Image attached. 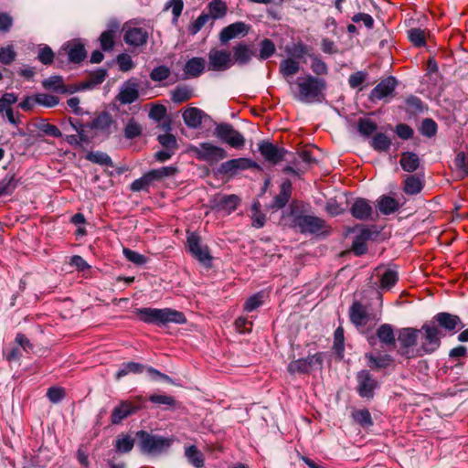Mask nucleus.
I'll list each match as a JSON object with an SVG mask.
<instances>
[{"mask_svg":"<svg viewBox=\"0 0 468 468\" xmlns=\"http://www.w3.org/2000/svg\"><path fill=\"white\" fill-rule=\"evenodd\" d=\"M136 316L144 323L154 324L156 325L175 323L183 324L186 323V318L182 312L171 308H139L134 311Z\"/></svg>","mask_w":468,"mask_h":468,"instance_id":"f257e3e1","label":"nucleus"},{"mask_svg":"<svg viewBox=\"0 0 468 468\" xmlns=\"http://www.w3.org/2000/svg\"><path fill=\"white\" fill-rule=\"evenodd\" d=\"M297 86V93L294 98L302 102L313 103L321 101L323 99V91L325 90L326 83L324 80L306 75L297 78L295 82Z\"/></svg>","mask_w":468,"mask_h":468,"instance_id":"f03ea898","label":"nucleus"},{"mask_svg":"<svg viewBox=\"0 0 468 468\" xmlns=\"http://www.w3.org/2000/svg\"><path fill=\"white\" fill-rule=\"evenodd\" d=\"M419 331L420 346L417 347V355L422 356L425 354H432L441 346V339L445 334L438 328L434 323H425Z\"/></svg>","mask_w":468,"mask_h":468,"instance_id":"7ed1b4c3","label":"nucleus"},{"mask_svg":"<svg viewBox=\"0 0 468 468\" xmlns=\"http://www.w3.org/2000/svg\"><path fill=\"white\" fill-rule=\"evenodd\" d=\"M188 152L198 161L213 165L228 156L227 151L209 142H203L197 145H190Z\"/></svg>","mask_w":468,"mask_h":468,"instance_id":"20e7f679","label":"nucleus"},{"mask_svg":"<svg viewBox=\"0 0 468 468\" xmlns=\"http://www.w3.org/2000/svg\"><path fill=\"white\" fill-rule=\"evenodd\" d=\"M421 331L413 327H403L398 331L397 340L399 343L398 354L401 356L411 359L420 356L417 355V346L420 342Z\"/></svg>","mask_w":468,"mask_h":468,"instance_id":"39448f33","label":"nucleus"},{"mask_svg":"<svg viewBox=\"0 0 468 468\" xmlns=\"http://www.w3.org/2000/svg\"><path fill=\"white\" fill-rule=\"evenodd\" d=\"M136 437L140 440L141 451L147 454H160L167 451L174 441L172 438L152 434L145 431H138Z\"/></svg>","mask_w":468,"mask_h":468,"instance_id":"423d86ee","label":"nucleus"},{"mask_svg":"<svg viewBox=\"0 0 468 468\" xmlns=\"http://www.w3.org/2000/svg\"><path fill=\"white\" fill-rule=\"evenodd\" d=\"M292 227L303 234L320 235L328 232L325 220L312 215H297L293 218Z\"/></svg>","mask_w":468,"mask_h":468,"instance_id":"0eeeda50","label":"nucleus"},{"mask_svg":"<svg viewBox=\"0 0 468 468\" xmlns=\"http://www.w3.org/2000/svg\"><path fill=\"white\" fill-rule=\"evenodd\" d=\"M214 135L222 143L235 149H241L245 145V137L230 123L221 122L217 124L214 130Z\"/></svg>","mask_w":468,"mask_h":468,"instance_id":"6e6552de","label":"nucleus"},{"mask_svg":"<svg viewBox=\"0 0 468 468\" xmlns=\"http://www.w3.org/2000/svg\"><path fill=\"white\" fill-rule=\"evenodd\" d=\"M88 126V131L93 130L96 134L110 135L115 133L118 129L116 121L112 116L107 112H102L97 115L91 122L85 123Z\"/></svg>","mask_w":468,"mask_h":468,"instance_id":"1a4fd4ad","label":"nucleus"},{"mask_svg":"<svg viewBox=\"0 0 468 468\" xmlns=\"http://www.w3.org/2000/svg\"><path fill=\"white\" fill-rule=\"evenodd\" d=\"M349 319L356 327H365L368 323L377 321L376 315L368 311L367 305L358 301H355L349 308Z\"/></svg>","mask_w":468,"mask_h":468,"instance_id":"9d476101","label":"nucleus"},{"mask_svg":"<svg viewBox=\"0 0 468 468\" xmlns=\"http://www.w3.org/2000/svg\"><path fill=\"white\" fill-rule=\"evenodd\" d=\"M356 391L361 398L371 399L374 397V391L378 388V381L373 378L368 370L363 369L356 374Z\"/></svg>","mask_w":468,"mask_h":468,"instance_id":"9b49d317","label":"nucleus"},{"mask_svg":"<svg viewBox=\"0 0 468 468\" xmlns=\"http://www.w3.org/2000/svg\"><path fill=\"white\" fill-rule=\"evenodd\" d=\"M431 323H434L438 328L441 327L450 335H453L464 327V324L458 315L446 312H441L434 315Z\"/></svg>","mask_w":468,"mask_h":468,"instance_id":"f8f14e48","label":"nucleus"},{"mask_svg":"<svg viewBox=\"0 0 468 468\" xmlns=\"http://www.w3.org/2000/svg\"><path fill=\"white\" fill-rule=\"evenodd\" d=\"M187 246L191 254L201 263L207 264L211 261L209 249L207 245H202L200 238L195 233L187 236Z\"/></svg>","mask_w":468,"mask_h":468,"instance_id":"ddd939ff","label":"nucleus"},{"mask_svg":"<svg viewBox=\"0 0 468 468\" xmlns=\"http://www.w3.org/2000/svg\"><path fill=\"white\" fill-rule=\"evenodd\" d=\"M123 30V39L126 44L133 47H141L147 43L149 34L144 27L129 24L124 27Z\"/></svg>","mask_w":468,"mask_h":468,"instance_id":"4468645a","label":"nucleus"},{"mask_svg":"<svg viewBox=\"0 0 468 468\" xmlns=\"http://www.w3.org/2000/svg\"><path fill=\"white\" fill-rule=\"evenodd\" d=\"M208 69L226 70L233 65L231 53L227 50L211 49L208 53Z\"/></svg>","mask_w":468,"mask_h":468,"instance_id":"2eb2a0df","label":"nucleus"},{"mask_svg":"<svg viewBox=\"0 0 468 468\" xmlns=\"http://www.w3.org/2000/svg\"><path fill=\"white\" fill-rule=\"evenodd\" d=\"M69 122L70 126L77 132V134H70L66 136V141L70 145H80L82 143H89L91 135L89 134L88 126L81 122L79 119L69 118Z\"/></svg>","mask_w":468,"mask_h":468,"instance_id":"dca6fc26","label":"nucleus"},{"mask_svg":"<svg viewBox=\"0 0 468 468\" xmlns=\"http://www.w3.org/2000/svg\"><path fill=\"white\" fill-rule=\"evenodd\" d=\"M255 163L249 158H236L220 164L218 173L222 176H233L239 170L254 167Z\"/></svg>","mask_w":468,"mask_h":468,"instance_id":"f3484780","label":"nucleus"},{"mask_svg":"<svg viewBox=\"0 0 468 468\" xmlns=\"http://www.w3.org/2000/svg\"><path fill=\"white\" fill-rule=\"evenodd\" d=\"M398 81L394 77L382 80L370 92L369 100L372 101L383 100L391 96L397 87Z\"/></svg>","mask_w":468,"mask_h":468,"instance_id":"a211bd4d","label":"nucleus"},{"mask_svg":"<svg viewBox=\"0 0 468 468\" xmlns=\"http://www.w3.org/2000/svg\"><path fill=\"white\" fill-rule=\"evenodd\" d=\"M259 151L266 161L273 165L283 160L287 154L284 148L278 147L268 141H263L259 144Z\"/></svg>","mask_w":468,"mask_h":468,"instance_id":"6ab92c4d","label":"nucleus"},{"mask_svg":"<svg viewBox=\"0 0 468 468\" xmlns=\"http://www.w3.org/2000/svg\"><path fill=\"white\" fill-rule=\"evenodd\" d=\"M249 26L243 22H236L224 27L219 34V40L222 44H226L230 39L238 37H244L249 32Z\"/></svg>","mask_w":468,"mask_h":468,"instance_id":"aec40b11","label":"nucleus"},{"mask_svg":"<svg viewBox=\"0 0 468 468\" xmlns=\"http://www.w3.org/2000/svg\"><path fill=\"white\" fill-rule=\"evenodd\" d=\"M254 55L255 52L250 45L240 42L233 47L231 58L233 64L245 65L250 61Z\"/></svg>","mask_w":468,"mask_h":468,"instance_id":"412c9836","label":"nucleus"},{"mask_svg":"<svg viewBox=\"0 0 468 468\" xmlns=\"http://www.w3.org/2000/svg\"><path fill=\"white\" fill-rule=\"evenodd\" d=\"M140 409L139 406L134 405L133 402L124 400L119 406L115 407L111 415V421L112 424H119L122 420L136 412Z\"/></svg>","mask_w":468,"mask_h":468,"instance_id":"4be33fe9","label":"nucleus"},{"mask_svg":"<svg viewBox=\"0 0 468 468\" xmlns=\"http://www.w3.org/2000/svg\"><path fill=\"white\" fill-rule=\"evenodd\" d=\"M138 83L129 80L124 83L118 94V101L122 104H130L135 101L139 97Z\"/></svg>","mask_w":468,"mask_h":468,"instance_id":"5701e85b","label":"nucleus"},{"mask_svg":"<svg viewBox=\"0 0 468 468\" xmlns=\"http://www.w3.org/2000/svg\"><path fill=\"white\" fill-rule=\"evenodd\" d=\"M67 55L69 60L73 63H80L86 58V50L82 44L79 42L69 43L63 47L62 50L58 52V57Z\"/></svg>","mask_w":468,"mask_h":468,"instance_id":"b1692460","label":"nucleus"},{"mask_svg":"<svg viewBox=\"0 0 468 468\" xmlns=\"http://www.w3.org/2000/svg\"><path fill=\"white\" fill-rule=\"evenodd\" d=\"M206 60L203 58L195 57L186 61L184 67L185 79L199 77L205 70Z\"/></svg>","mask_w":468,"mask_h":468,"instance_id":"393cba45","label":"nucleus"},{"mask_svg":"<svg viewBox=\"0 0 468 468\" xmlns=\"http://www.w3.org/2000/svg\"><path fill=\"white\" fill-rule=\"evenodd\" d=\"M350 211L354 218L367 220L371 218L373 208L367 199L357 198L352 205Z\"/></svg>","mask_w":468,"mask_h":468,"instance_id":"a878e982","label":"nucleus"},{"mask_svg":"<svg viewBox=\"0 0 468 468\" xmlns=\"http://www.w3.org/2000/svg\"><path fill=\"white\" fill-rule=\"evenodd\" d=\"M372 231L367 227L361 228L356 235L353 244L352 250L356 255H363L367 251V242L371 239Z\"/></svg>","mask_w":468,"mask_h":468,"instance_id":"bb28decb","label":"nucleus"},{"mask_svg":"<svg viewBox=\"0 0 468 468\" xmlns=\"http://www.w3.org/2000/svg\"><path fill=\"white\" fill-rule=\"evenodd\" d=\"M204 116V112L196 107L186 108L182 113L186 125L192 129H197L201 126Z\"/></svg>","mask_w":468,"mask_h":468,"instance_id":"cd10ccee","label":"nucleus"},{"mask_svg":"<svg viewBox=\"0 0 468 468\" xmlns=\"http://www.w3.org/2000/svg\"><path fill=\"white\" fill-rule=\"evenodd\" d=\"M292 196V182L286 179L282 182L280 187V193L274 197L271 208L281 209L286 206Z\"/></svg>","mask_w":468,"mask_h":468,"instance_id":"c85d7f7f","label":"nucleus"},{"mask_svg":"<svg viewBox=\"0 0 468 468\" xmlns=\"http://www.w3.org/2000/svg\"><path fill=\"white\" fill-rule=\"evenodd\" d=\"M377 337L380 341V343L387 347H394L396 345V336L394 334V330L391 324H381L376 332Z\"/></svg>","mask_w":468,"mask_h":468,"instance_id":"c756f323","label":"nucleus"},{"mask_svg":"<svg viewBox=\"0 0 468 468\" xmlns=\"http://www.w3.org/2000/svg\"><path fill=\"white\" fill-rule=\"evenodd\" d=\"M279 70L282 77L286 79L290 86H292L293 83L289 79H291L300 70V64L294 58H288L281 61Z\"/></svg>","mask_w":468,"mask_h":468,"instance_id":"7c9ffc66","label":"nucleus"},{"mask_svg":"<svg viewBox=\"0 0 468 468\" xmlns=\"http://www.w3.org/2000/svg\"><path fill=\"white\" fill-rule=\"evenodd\" d=\"M143 126L138 120L131 117L123 126V134L126 139L133 140L138 138L143 133Z\"/></svg>","mask_w":468,"mask_h":468,"instance_id":"2f4dec72","label":"nucleus"},{"mask_svg":"<svg viewBox=\"0 0 468 468\" xmlns=\"http://www.w3.org/2000/svg\"><path fill=\"white\" fill-rule=\"evenodd\" d=\"M399 202L388 196H382L378 200V207L380 211V213L384 215H389L394 213L399 209Z\"/></svg>","mask_w":468,"mask_h":468,"instance_id":"473e14b6","label":"nucleus"},{"mask_svg":"<svg viewBox=\"0 0 468 468\" xmlns=\"http://www.w3.org/2000/svg\"><path fill=\"white\" fill-rule=\"evenodd\" d=\"M366 358L368 360V367L372 369L386 368L393 361L389 355H380L376 356L372 354H366Z\"/></svg>","mask_w":468,"mask_h":468,"instance_id":"72a5a7b5","label":"nucleus"},{"mask_svg":"<svg viewBox=\"0 0 468 468\" xmlns=\"http://www.w3.org/2000/svg\"><path fill=\"white\" fill-rule=\"evenodd\" d=\"M399 164L404 171L414 172L420 165L419 156L411 152H406L401 154Z\"/></svg>","mask_w":468,"mask_h":468,"instance_id":"f704fd0d","label":"nucleus"},{"mask_svg":"<svg viewBox=\"0 0 468 468\" xmlns=\"http://www.w3.org/2000/svg\"><path fill=\"white\" fill-rule=\"evenodd\" d=\"M155 182L151 171L144 174L142 177L134 180L131 185V190L133 192L148 191L150 186Z\"/></svg>","mask_w":468,"mask_h":468,"instance_id":"c9c22d12","label":"nucleus"},{"mask_svg":"<svg viewBox=\"0 0 468 468\" xmlns=\"http://www.w3.org/2000/svg\"><path fill=\"white\" fill-rule=\"evenodd\" d=\"M354 420L363 428H368L373 425V420L368 410H356L352 412Z\"/></svg>","mask_w":468,"mask_h":468,"instance_id":"e433bc0d","label":"nucleus"},{"mask_svg":"<svg viewBox=\"0 0 468 468\" xmlns=\"http://www.w3.org/2000/svg\"><path fill=\"white\" fill-rule=\"evenodd\" d=\"M144 366L140 363H136V362L125 363V364H122V367L118 370L115 377H116V379L119 380L130 373H133V374L142 373L144 371Z\"/></svg>","mask_w":468,"mask_h":468,"instance_id":"4c0bfd02","label":"nucleus"},{"mask_svg":"<svg viewBox=\"0 0 468 468\" xmlns=\"http://www.w3.org/2000/svg\"><path fill=\"white\" fill-rule=\"evenodd\" d=\"M185 455L194 466L199 468L204 465L203 453L195 445L187 447Z\"/></svg>","mask_w":468,"mask_h":468,"instance_id":"58836bf2","label":"nucleus"},{"mask_svg":"<svg viewBox=\"0 0 468 468\" xmlns=\"http://www.w3.org/2000/svg\"><path fill=\"white\" fill-rule=\"evenodd\" d=\"M208 11L210 17L213 19H218L225 16L227 14V5L221 0H212L208 4Z\"/></svg>","mask_w":468,"mask_h":468,"instance_id":"ea45409f","label":"nucleus"},{"mask_svg":"<svg viewBox=\"0 0 468 468\" xmlns=\"http://www.w3.org/2000/svg\"><path fill=\"white\" fill-rule=\"evenodd\" d=\"M134 440L130 435H120L115 441V449L120 453H126L133 450Z\"/></svg>","mask_w":468,"mask_h":468,"instance_id":"a19ab883","label":"nucleus"},{"mask_svg":"<svg viewBox=\"0 0 468 468\" xmlns=\"http://www.w3.org/2000/svg\"><path fill=\"white\" fill-rule=\"evenodd\" d=\"M422 189V184L419 177L415 176H408L404 181L403 190L406 194L416 195Z\"/></svg>","mask_w":468,"mask_h":468,"instance_id":"79ce46f5","label":"nucleus"},{"mask_svg":"<svg viewBox=\"0 0 468 468\" xmlns=\"http://www.w3.org/2000/svg\"><path fill=\"white\" fill-rule=\"evenodd\" d=\"M17 183L14 176H6L0 181V197L10 196L14 193Z\"/></svg>","mask_w":468,"mask_h":468,"instance_id":"37998d69","label":"nucleus"},{"mask_svg":"<svg viewBox=\"0 0 468 468\" xmlns=\"http://www.w3.org/2000/svg\"><path fill=\"white\" fill-rule=\"evenodd\" d=\"M371 145L378 152H386L389 149L391 141L386 134L379 133L372 138Z\"/></svg>","mask_w":468,"mask_h":468,"instance_id":"c03bdc74","label":"nucleus"},{"mask_svg":"<svg viewBox=\"0 0 468 468\" xmlns=\"http://www.w3.org/2000/svg\"><path fill=\"white\" fill-rule=\"evenodd\" d=\"M287 370L290 374H308L310 372V364L307 363L306 358H300L297 360L292 361L288 367Z\"/></svg>","mask_w":468,"mask_h":468,"instance_id":"a18cd8bd","label":"nucleus"},{"mask_svg":"<svg viewBox=\"0 0 468 468\" xmlns=\"http://www.w3.org/2000/svg\"><path fill=\"white\" fill-rule=\"evenodd\" d=\"M193 96V91L186 86L177 87L172 93V101L176 103H183L190 100Z\"/></svg>","mask_w":468,"mask_h":468,"instance_id":"49530a36","label":"nucleus"},{"mask_svg":"<svg viewBox=\"0 0 468 468\" xmlns=\"http://www.w3.org/2000/svg\"><path fill=\"white\" fill-rule=\"evenodd\" d=\"M398 272L393 270H387L380 277V288L384 290L391 289L398 282Z\"/></svg>","mask_w":468,"mask_h":468,"instance_id":"de8ad7c7","label":"nucleus"},{"mask_svg":"<svg viewBox=\"0 0 468 468\" xmlns=\"http://www.w3.org/2000/svg\"><path fill=\"white\" fill-rule=\"evenodd\" d=\"M18 98L15 93L6 92L0 97V114L4 117L5 113L12 110V106L16 103Z\"/></svg>","mask_w":468,"mask_h":468,"instance_id":"09e8293b","label":"nucleus"},{"mask_svg":"<svg viewBox=\"0 0 468 468\" xmlns=\"http://www.w3.org/2000/svg\"><path fill=\"white\" fill-rule=\"evenodd\" d=\"M333 348L336 355L342 358L345 350V335L342 326L337 327L335 331Z\"/></svg>","mask_w":468,"mask_h":468,"instance_id":"8fccbe9b","label":"nucleus"},{"mask_svg":"<svg viewBox=\"0 0 468 468\" xmlns=\"http://www.w3.org/2000/svg\"><path fill=\"white\" fill-rule=\"evenodd\" d=\"M378 129L377 123L368 118H361L357 122L358 132L365 136H369Z\"/></svg>","mask_w":468,"mask_h":468,"instance_id":"3c124183","label":"nucleus"},{"mask_svg":"<svg viewBox=\"0 0 468 468\" xmlns=\"http://www.w3.org/2000/svg\"><path fill=\"white\" fill-rule=\"evenodd\" d=\"M86 158L95 164L113 167L112 158L102 152H90L87 154Z\"/></svg>","mask_w":468,"mask_h":468,"instance_id":"603ef678","label":"nucleus"},{"mask_svg":"<svg viewBox=\"0 0 468 468\" xmlns=\"http://www.w3.org/2000/svg\"><path fill=\"white\" fill-rule=\"evenodd\" d=\"M275 51H276V48H275L274 43L269 38H264L260 43L259 58L261 60H265V59L271 58L275 53Z\"/></svg>","mask_w":468,"mask_h":468,"instance_id":"864d4df0","label":"nucleus"},{"mask_svg":"<svg viewBox=\"0 0 468 468\" xmlns=\"http://www.w3.org/2000/svg\"><path fill=\"white\" fill-rule=\"evenodd\" d=\"M115 32L113 30H106L100 36V44L103 51H110L114 47Z\"/></svg>","mask_w":468,"mask_h":468,"instance_id":"5fc2aeb1","label":"nucleus"},{"mask_svg":"<svg viewBox=\"0 0 468 468\" xmlns=\"http://www.w3.org/2000/svg\"><path fill=\"white\" fill-rule=\"evenodd\" d=\"M42 85L46 90H51L54 91H64L65 90L63 79L59 76H52L46 79L43 80Z\"/></svg>","mask_w":468,"mask_h":468,"instance_id":"6e6d98bb","label":"nucleus"},{"mask_svg":"<svg viewBox=\"0 0 468 468\" xmlns=\"http://www.w3.org/2000/svg\"><path fill=\"white\" fill-rule=\"evenodd\" d=\"M239 203V198L236 195L224 196L219 203L220 207L228 213L234 211Z\"/></svg>","mask_w":468,"mask_h":468,"instance_id":"4d7b16f0","label":"nucleus"},{"mask_svg":"<svg viewBox=\"0 0 468 468\" xmlns=\"http://www.w3.org/2000/svg\"><path fill=\"white\" fill-rule=\"evenodd\" d=\"M407 112L411 114H417L423 112V103L416 96H410L406 99Z\"/></svg>","mask_w":468,"mask_h":468,"instance_id":"13d9d810","label":"nucleus"},{"mask_svg":"<svg viewBox=\"0 0 468 468\" xmlns=\"http://www.w3.org/2000/svg\"><path fill=\"white\" fill-rule=\"evenodd\" d=\"M154 180L161 181L165 177H170L177 173V168L175 166H164L158 169L151 170Z\"/></svg>","mask_w":468,"mask_h":468,"instance_id":"bf43d9fd","label":"nucleus"},{"mask_svg":"<svg viewBox=\"0 0 468 468\" xmlns=\"http://www.w3.org/2000/svg\"><path fill=\"white\" fill-rule=\"evenodd\" d=\"M409 38L416 47H422L426 43L425 32L420 28H412L409 30Z\"/></svg>","mask_w":468,"mask_h":468,"instance_id":"052dcab7","label":"nucleus"},{"mask_svg":"<svg viewBox=\"0 0 468 468\" xmlns=\"http://www.w3.org/2000/svg\"><path fill=\"white\" fill-rule=\"evenodd\" d=\"M37 128L43 132L45 134L53 136L55 138H59L62 136L61 132L56 125L47 122L46 121L40 122L37 125Z\"/></svg>","mask_w":468,"mask_h":468,"instance_id":"680f3d73","label":"nucleus"},{"mask_svg":"<svg viewBox=\"0 0 468 468\" xmlns=\"http://www.w3.org/2000/svg\"><path fill=\"white\" fill-rule=\"evenodd\" d=\"M122 253L129 261L134 263L135 265H144L147 261L144 255L128 248H124L122 250Z\"/></svg>","mask_w":468,"mask_h":468,"instance_id":"e2e57ef3","label":"nucleus"},{"mask_svg":"<svg viewBox=\"0 0 468 468\" xmlns=\"http://www.w3.org/2000/svg\"><path fill=\"white\" fill-rule=\"evenodd\" d=\"M420 133L429 138L434 136L437 133V123L432 119H424L421 123Z\"/></svg>","mask_w":468,"mask_h":468,"instance_id":"0e129e2a","label":"nucleus"},{"mask_svg":"<svg viewBox=\"0 0 468 468\" xmlns=\"http://www.w3.org/2000/svg\"><path fill=\"white\" fill-rule=\"evenodd\" d=\"M37 95V103L39 105H43L45 107H54L58 104L59 100L57 96L46 94V93H38Z\"/></svg>","mask_w":468,"mask_h":468,"instance_id":"69168bd1","label":"nucleus"},{"mask_svg":"<svg viewBox=\"0 0 468 468\" xmlns=\"http://www.w3.org/2000/svg\"><path fill=\"white\" fill-rule=\"evenodd\" d=\"M170 76V69L166 66L154 68L150 73V78L154 81H162Z\"/></svg>","mask_w":468,"mask_h":468,"instance_id":"338daca9","label":"nucleus"},{"mask_svg":"<svg viewBox=\"0 0 468 468\" xmlns=\"http://www.w3.org/2000/svg\"><path fill=\"white\" fill-rule=\"evenodd\" d=\"M210 15L201 14L189 27V32L193 35L197 34L210 20Z\"/></svg>","mask_w":468,"mask_h":468,"instance_id":"774afa93","label":"nucleus"}]
</instances>
